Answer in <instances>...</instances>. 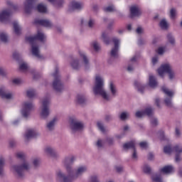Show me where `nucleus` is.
Instances as JSON below:
<instances>
[{
	"label": "nucleus",
	"mask_w": 182,
	"mask_h": 182,
	"mask_svg": "<svg viewBox=\"0 0 182 182\" xmlns=\"http://www.w3.org/2000/svg\"><path fill=\"white\" fill-rule=\"evenodd\" d=\"M76 158L73 156H67L63 160V165L65 167L67 173H65L60 170L57 171L56 176L59 180L63 182H73L87 171L86 166H80L73 171L70 165L73 164Z\"/></svg>",
	"instance_id": "f257e3e1"
},
{
	"label": "nucleus",
	"mask_w": 182,
	"mask_h": 182,
	"mask_svg": "<svg viewBox=\"0 0 182 182\" xmlns=\"http://www.w3.org/2000/svg\"><path fill=\"white\" fill-rule=\"evenodd\" d=\"M107 92L105 88V78L100 75H95V82L92 87V92L96 96H100L103 100L105 102H110L112 99L118 96L119 91L117 90V87L113 81H110L108 85Z\"/></svg>",
	"instance_id": "f03ea898"
},
{
	"label": "nucleus",
	"mask_w": 182,
	"mask_h": 182,
	"mask_svg": "<svg viewBox=\"0 0 182 182\" xmlns=\"http://www.w3.org/2000/svg\"><path fill=\"white\" fill-rule=\"evenodd\" d=\"M46 38V36L41 31H38L37 35L35 36H30L27 38V41L30 42L32 45V50L31 52L33 55V56H36V58H42V55H41V53L39 52V48L36 46V41H41V42H43L45 39Z\"/></svg>",
	"instance_id": "7ed1b4c3"
},
{
	"label": "nucleus",
	"mask_w": 182,
	"mask_h": 182,
	"mask_svg": "<svg viewBox=\"0 0 182 182\" xmlns=\"http://www.w3.org/2000/svg\"><path fill=\"white\" fill-rule=\"evenodd\" d=\"M36 0H26L23 2V8L26 14H31L33 9H36L41 14H46L48 12V7L43 4H39L35 7Z\"/></svg>",
	"instance_id": "20e7f679"
},
{
	"label": "nucleus",
	"mask_w": 182,
	"mask_h": 182,
	"mask_svg": "<svg viewBox=\"0 0 182 182\" xmlns=\"http://www.w3.org/2000/svg\"><path fill=\"white\" fill-rule=\"evenodd\" d=\"M80 59L79 58H73L70 61V65L72 66L73 69H79L81 66L82 60L83 62V65L85 68V69L89 68V59L87 58V56L86 55V53L85 52L80 50L78 52Z\"/></svg>",
	"instance_id": "39448f33"
},
{
	"label": "nucleus",
	"mask_w": 182,
	"mask_h": 182,
	"mask_svg": "<svg viewBox=\"0 0 182 182\" xmlns=\"http://www.w3.org/2000/svg\"><path fill=\"white\" fill-rule=\"evenodd\" d=\"M31 168V164L26 159H24L21 165H14L11 167V171L16 174V176L21 178L24 176L25 170H29Z\"/></svg>",
	"instance_id": "423d86ee"
},
{
	"label": "nucleus",
	"mask_w": 182,
	"mask_h": 182,
	"mask_svg": "<svg viewBox=\"0 0 182 182\" xmlns=\"http://www.w3.org/2000/svg\"><path fill=\"white\" fill-rule=\"evenodd\" d=\"M158 73L159 76L163 77L166 73H168V79L170 80H173V79H176V73L173 70L171 65L169 63H166L162 65L158 69Z\"/></svg>",
	"instance_id": "0eeeda50"
},
{
	"label": "nucleus",
	"mask_w": 182,
	"mask_h": 182,
	"mask_svg": "<svg viewBox=\"0 0 182 182\" xmlns=\"http://www.w3.org/2000/svg\"><path fill=\"white\" fill-rule=\"evenodd\" d=\"M50 103V98L49 97L43 98L42 101V107L40 108V116L42 119H46V117L50 114V109H49Z\"/></svg>",
	"instance_id": "6e6552de"
},
{
	"label": "nucleus",
	"mask_w": 182,
	"mask_h": 182,
	"mask_svg": "<svg viewBox=\"0 0 182 182\" xmlns=\"http://www.w3.org/2000/svg\"><path fill=\"white\" fill-rule=\"evenodd\" d=\"M164 151L166 154H171V152L174 151L176 154V161H180V154L182 153V146L176 145L173 148H171V146H166L164 148Z\"/></svg>",
	"instance_id": "1a4fd4ad"
},
{
	"label": "nucleus",
	"mask_w": 182,
	"mask_h": 182,
	"mask_svg": "<svg viewBox=\"0 0 182 182\" xmlns=\"http://www.w3.org/2000/svg\"><path fill=\"white\" fill-rule=\"evenodd\" d=\"M53 76L54 77V81L53 82V87L54 90H55V92L59 93L62 92V90H63V85L60 82V78L59 76V70H58V68L55 69V71L53 74Z\"/></svg>",
	"instance_id": "9d476101"
},
{
	"label": "nucleus",
	"mask_w": 182,
	"mask_h": 182,
	"mask_svg": "<svg viewBox=\"0 0 182 182\" xmlns=\"http://www.w3.org/2000/svg\"><path fill=\"white\" fill-rule=\"evenodd\" d=\"M35 109V105L32 102L26 101L23 103L21 114L23 117H28L31 115L32 110Z\"/></svg>",
	"instance_id": "9b49d317"
},
{
	"label": "nucleus",
	"mask_w": 182,
	"mask_h": 182,
	"mask_svg": "<svg viewBox=\"0 0 182 182\" xmlns=\"http://www.w3.org/2000/svg\"><path fill=\"white\" fill-rule=\"evenodd\" d=\"M162 92L168 96V97L165 98L164 102L168 107H171L173 106V96H174V91L168 90L166 87H162Z\"/></svg>",
	"instance_id": "f8f14e48"
},
{
	"label": "nucleus",
	"mask_w": 182,
	"mask_h": 182,
	"mask_svg": "<svg viewBox=\"0 0 182 182\" xmlns=\"http://www.w3.org/2000/svg\"><path fill=\"white\" fill-rule=\"evenodd\" d=\"M70 127L73 133L79 132L83 129V123L76 119H71Z\"/></svg>",
	"instance_id": "ddd939ff"
},
{
	"label": "nucleus",
	"mask_w": 182,
	"mask_h": 182,
	"mask_svg": "<svg viewBox=\"0 0 182 182\" xmlns=\"http://www.w3.org/2000/svg\"><path fill=\"white\" fill-rule=\"evenodd\" d=\"M11 14H12V12L8 9L0 11V22H2L3 23L8 22Z\"/></svg>",
	"instance_id": "4468645a"
},
{
	"label": "nucleus",
	"mask_w": 182,
	"mask_h": 182,
	"mask_svg": "<svg viewBox=\"0 0 182 182\" xmlns=\"http://www.w3.org/2000/svg\"><path fill=\"white\" fill-rule=\"evenodd\" d=\"M114 139H113L112 137H107L105 141L101 139H98L96 143V146L97 147H98V149H100L103 147V146H105V144H107L108 146H112V144H114Z\"/></svg>",
	"instance_id": "2eb2a0df"
},
{
	"label": "nucleus",
	"mask_w": 182,
	"mask_h": 182,
	"mask_svg": "<svg viewBox=\"0 0 182 182\" xmlns=\"http://www.w3.org/2000/svg\"><path fill=\"white\" fill-rule=\"evenodd\" d=\"M35 25H41V26H45V28H52L53 24L48 19H39L36 18L34 20Z\"/></svg>",
	"instance_id": "dca6fc26"
},
{
	"label": "nucleus",
	"mask_w": 182,
	"mask_h": 182,
	"mask_svg": "<svg viewBox=\"0 0 182 182\" xmlns=\"http://www.w3.org/2000/svg\"><path fill=\"white\" fill-rule=\"evenodd\" d=\"M114 47L111 50V56L112 58H117L119 55V45H120V40L117 38L113 39Z\"/></svg>",
	"instance_id": "f3484780"
},
{
	"label": "nucleus",
	"mask_w": 182,
	"mask_h": 182,
	"mask_svg": "<svg viewBox=\"0 0 182 182\" xmlns=\"http://www.w3.org/2000/svg\"><path fill=\"white\" fill-rule=\"evenodd\" d=\"M37 136H39V132L36 131V129H29L26 130L24 134V139L29 140V139H32V137H36Z\"/></svg>",
	"instance_id": "a211bd4d"
},
{
	"label": "nucleus",
	"mask_w": 182,
	"mask_h": 182,
	"mask_svg": "<svg viewBox=\"0 0 182 182\" xmlns=\"http://www.w3.org/2000/svg\"><path fill=\"white\" fill-rule=\"evenodd\" d=\"M147 116H153V109L151 107L146 108L144 111H138L136 112L135 116L136 117H143L144 115Z\"/></svg>",
	"instance_id": "6ab92c4d"
},
{
	"label": "nucleus",
	"mask_w": 182,
	"mask_h": 182,
	"mask_svg": "<svg viewBox=\"0 0 182 182\" xmlns=\"http://www.w3.org/2000/svg\"><path fill=\"white\" fill-rule=\"evenodd\" d=\"M13 96L12 93L9 92L5 87H0V97H2V99H12Z\"/></svg>",
	"instance_id": "aec40b11"
},
{
	"label": "nucleus",
	"mask_w": 182,
	"mask_h": 182,
	"mask_svg": "<svg viewBox=\"0 0 182 182\" xmlns=\"http://www.w3.org/2000/svg\"><path fill=\"white\" fill-rule=\"evenodd\" d=\"M45 154L47 156H50L51 157H56L58 156V152L56 149L53 148L52 146H46L43 149Z\"/></svg>",
	"instance_id": "412c9836"
},
{
	"label": "nucleus",
	"mask_w": 182,
	"mask_h": 182,
	"mask_svg": "<svg viewBox=\"0 0 182 182\" xmlns=\"http://www.w3.org/2000/svg\"><path fill=\"white\" fill-rule=\"evenodd\" d=\"M130 15L131 18H134V16H140V15H141V10L140 9V7L137 6H131Z\"/></svg>",
	"instance_id": "4be33fe9"
},
{
	"label": "nucleus",
	"mask_w": 182,
	"mask_h": 182,
	"mask_svg": "<svg viewBox=\"0 0 182 182\" xmlns=\"http://www.w3.org/2000/svg\"><path fill=\"white\" fill-rule=\"evenodd\" d=\"M134 146L136 144L134 141L128 142L123 145L124 150H128V149H134V153L132 154V159H137V153L136 152V149H134Z\"/></svg>",
	"instance_id": "5701e85b"
},
{
	"label": "nucleus",
	"mask_w": 182,
	"mask_h": 182,
	"mask_svg": "<svg viewBox=\"0 0 182 182\" xmlns=\"http://www.w3.org/2000/svg\"><path fill=\"white\" fill-rule=\"evenodd\" d=\"M83 4L77 1H72L69 6V11H74V9H82Z\"/></svg>",
	"instance_id": "b1692460"
},
{
	"label": "nucleus",
	"mask_w": 182,
	"mask_h": 182,
	"mask_svg": "<svg viewBox=\"0 0 182 182\" xmlns=\"http://www.w3.org/2000/svg\"><path fill=\"white\" fill-rule=\"evenodd\" d=\"M174 167L173 166H166L161 168L160 172L163 174H171L173 173Z\"/></svg>",
	"instance_id": "393cba45"
},
{
	"label": "nucleus",
	"mask_w": 182,
	"mask_h": 182,
	"mask_svg": "<svg viewBox=\"0 0 182 182\" xmlns=\"http://www.w3.org/2000/svg\"><path fill=\"white\" fill-rule=\"evenodd\" d=\"M58 122V118H53L47 124V129L48 130L52 131L53 129H55V126H56V123Z\"/></svg>",
	"instance_id": "a878e982"
},
{
	"label": "nucleus",
	"mask_w": 182,
	"mask_h": 182,
	"mask_svg": "<svg viewBox=\"0 0 182 182\" xmlns=\"http://www.w3.org/2000/svg\"><path fill=\"white\" fill-rule=\"evenodd\" d=\"M13 26L14 29V33H16V35H21V33H22V27H21L18 22L14 21L13 23Z\"/></svg>",
	"instance_id": "bb28decb"
},
{
	"label": "nucleus",
	"mask_w": 182,
	"mask_h": 182,
	"mask_svg": "<svg viewBox=\"0 0 182 182\" xmlns=\"http://www.w3.org/2000/svg\"><path fill=\"white\" fill-rule=\"evenodd\" d=\"M149 85L150 87H156L157 86V80L153 75H149Z\"/></svg>",
	"instance_id": "cd10ccee"
},
{
	"label": "nucleus",
	"mask_w": 182,
	"mask_h": 182,
	"mask_svg": "<svg viewBox=\"0 0 182 182\" xmlns=\"http://www.w3.org/2000/svg\"><path fill=\"white\" fill-rule=\"evenodd\" d=\"M48 2L54 5L55 8H62L63 6V1L47 0Z\"/></svg>",
	"instance_id": "c85d7f7f"
},
{
	"label": "nucleus",
	"mask_w": 182,
	"mask_h": 182,
	"mask_svg": "<svg viewBox=\"0 0 182 182\" xmlns=\"http://www.w3.org/2000/svg\"><path fill=\"white\" fill-rule=\"evenodd\" d=\"M76 100L80 105H83L86 102V97L83 95H77Z\"/></svg>",
	"instance_id": "c756f323"
},
{
	"label": "nucleus",
	"mask_w": 182,
	"mask_h": 182,
	"mask_svg": "<svg viewBox=\"0 0 182 182\" xmlns=\"http://www.w3.org/2000/svg\"><path fill=\"white\" fill-rule=\"evenodd\" d=\"M134 86L137 89L138 92H140L141 93H143L144 90V86L141 85V83L139 81H135Z\"/></svg>",
	"instance_id": "7c9ffc66"
},
{
	"label": "nucleus",
	"mask_w": 182,
	"mask_h": 182,
	"mask_svg": "<svg viewBox=\"0 0 182 182\" xmlns=\"http://www.w3.org/2000/svg\"><path fill=\"white\" fill-rule=\"evenodd\" d=\"M0 41L4 43H6L9 41V38L8 37V34L6 33H0Z\"/></svg>",
	"instance_id": "2f4dec72"
},
{
	"label": "nucleus",
	"mask_w": 182,
	"mask_h": 182,
	"mask_svg": "<svg viewBox=\"0 0 182 182\" xmlns=\"http://www.w3.org/2000/svg\"><path fill=\"white\" fill-rule=\"evenodd\" d=\"M159 26L161 29H167L168 28V23H167L166 19H162L159 23Z\"/></svg>",
	"instance_id": "473e14b6"
},
{
	"label": "nucleus",
	"mask_w": 182,
	"mask_h": 182,
	"mask_svg": "<svg viewBox=\"0 0 182 182\" xmlns=\"http://www.w3.org/2000/svg\"><path fill=\"white\" fill-rule=\"evenodd\" d=\"M107 36H109V32L104 31L102 34V39L107 45L109 43V38H107Z\"/></svg>",
	"instance_id": "72a5a7b5"
},
{
	"label": "nucleus",
	"mask_w": 182,
	"mask_h": 182,
	"mask_svg": "<svg viewBox=\"0 0 182 182\" xmlns=\"http://www.w3.org/2000/svg\"><path fill=\"white\" fill-rule=\"evenodd\" d=\"M4 166H5V159L0 158V176L4 174Z\"/></svg>",
	"instance_id": "f704fd0d"
},
{
	"label": "nucleus",
	"mask_w": 182,
	"mask_h": 182,
	"mask_svg": "<svg viewBox=\"0 0 182 182\" xmlns=\"http://www.w3.org/2000/svg\"><path fill=\"white\" fill-rule=\"evenodd\" d=\"M28 69L29 67L26 63H23L20 65V70H21V72H28Z\"/></svg>",
	"instance_id": "c9c22d12"
},
{
	"label": "nucleus",
	"mask_w": 182,
	"mask_h": 182,
	"mask_svg": "<svg viewBox=\"0 0 182 182\" xmlns=\"http://www.w3.org/2000/svg\"><path fill=\"white\" fill-rule=\"evenodd\" d=\"M177 16V11L175 9H171L170 10V18L171 19H176Z\"/></svg>",
	"instance_id": "e433bc0d"
},
{
	"label": "nucleus",
	"mask_w": 182,
	"mask_h": 182,
	"mask_svg": "<svg viewBox=\"0 0 182 182\" xmlns=\"http://www.w3.org/2000/svg\"><path fill=\"white\" fill-rule=\"evenodd\" d=\"M152 180L153 181L155 182H161V175H159V174H154L152 176Z\"/></svg>",
	"instance_id": "4c0bfd02"
},
{
	"label": "nucleus",
	"mask_w": 182,
	"mask_h": 182,
	"mask_svg": "<svg viewBox=\"0 0 182 182\" xmlns=\"http://www.w3.org/2000/svg\"><path fill=\"white\" fill-rule=\"evenodd\" d=\"M129 116H130V114H129V112H124L121 113L119 117H120L121 120H126V119H129Z\"/></svg>",
	"instance_id": "58836bf2"
},
{
	"label": "nucleus",
	"mask_w": 182,
	"mask_h": 182,
	"mask_svg": "<svg viewBox=\"0 0 182 182\" xmlns=\"http://www.w3.org/2000/svg\"><path fill=\"white\" fill-rule=\"evenodd\" d=\"M142 170L144 173H149L151 172V168L148 164H144L143 166Z\"/></svg>",
	"instance_id": "ea45409f"
},
{
	"label": "nucleus",
	"mask_w": 182,
	"mask_h": 182,
	"mask_svg": "<svg viewBox=\"0 0 182 182\" xmlns=\"http://www.w3.org/2000/svg\"><path fill=\"white\" fill-rule=\"evenodd\" d=\"M92 46L94 50H96V52H97V50L100 49V46L99 45V43H97V41H93L92 43Z\"/></svg>",
	"instance_id": "a19ab883"
},
{
	"label": "nucleus",
	"mask_w": 182,
	"mask_h": 182,
	"mask_svg": "<svg viewBox=\"0 0 182 182\" xmlns=\"http://www.w3.org/2000/svg\"><path fill=\"white\" fill-rule=\"evenodd\" d=\"M36 95V92H35V90H28L26 92V95L28 97H33Z\"/></svg>",
	"instance_id": "79ce46f5"
},
{
	"label": "nucleus",
	"mask_w": 182,
	"mask_h": 182,
	"mask_svg": "<svg viewBox=\"0 0 182 182\" xmlns=\"http://www.w3.org/2000/svg\"><path fill=\"white\" fill-rule=\"evenodd\" d=\"M97 127L99 130H100V132H102V133H105V132H106V128H105V126L102 122H97Z\"/></svg>",
	"instance_id": "37998d69"
},
{
	"label": "nucleus",
	"mask_w": 182,
	"mask_h": 182,
	"mask_svg": "<svg viewBox=\"0 0 182 182\" xmlns=\"http://www.w3.org/2000/svg\"><path fill=\"white\" fill-rule=\"evenodd\" d=\"M167 38L168 42H170L171 45H174V43H176V41L174 40V37H173V35L168 34Z\"/></svg>",
	"instance_id": "c03bdc74"
},
{
	"label": "nucleus",
	"mask_w": 182,
	"mask_h": 182,
	"mask_svg": "<svg viewBox=\"0 0 182 182\" xmlns=\"http://www.w3.org/2000/svg\"><path fill=\"white\" fill-rule=\"evenodd\" d=\"M90 182H100L99 176L97 175H93L90 178Z\"/></svg>",
	"instance_id": "a18cd8bd"
},
{
	"label": "nucleus",
	"mask_w": 182,
	"mask_h": 182,
	"mask_svg": "<svg viewBox=\"0 0 182 182\" xmlns=\"http://www.w3.org/2000/svg\"><path fill=\"white\" fill-rule=\"evenodd\" d=\"M104 10L105 11V12H113L116 9H114V6H110L105 8Z\"/></svg>",
	"instance_id": "49530a36"
},
{
	"label": "nucleus",
	"mask_w": 182,
	"mask_h": 182,
	"mask_svg": "<svg viewBox=\"0 0 182 182\" xmlns=\"http://www.w3.org/2000/svg\"><path fill=\"white\" fill-rule=\"evenodd\" d=\"M151 124L153 126H157V124H159V121L156 119V117H152L151 118Z\"/></svg>",
	"instance_id": "de8ad7c7"
},
{
	"label": "nucleus",
	"mask_w": 182,
	"mask_h": 182,
	"mask_svg": "<svg viewBox=\"0 0 182 182\" xmlns=\"http://www.w3.org/2000/svg\"><path fill=\"white\" fill-rule=\"evenodd\" d=\"M33 164L34 167H38L41 164V161L38 159H33Z\"/></svg>",
	"instance_id": "09e8293b"
},
{
	"label": "nucleus",
	"mask_w": 182,
	"mask_h": 182,
	"mask_svg": "<svg viewBox=\"0 0 182 182\" xmlns=\"http://www.w3.org/2000/svg\"><path fill=\"white\" fill-rule=\"evenodd\" d=\"M164 52H166V48H164V47H159L158 48L157 53L159 55H163Z\"/></svg>",
	"instance_id": "8fccbe9b"
},
{
	"label": "nucleus",
	"mask_w": 182,
	"mask_h": 182,
	"mask_svg": "<svg viewBox=\"0 0 182 182\" xmlns=\"http://www.w3.org/2000/svg\"><path fill=\"white\" fill-rule=\"evenodd\" d=\"M87 25L89 28H93L95 26V21L92 18H90Z\"/></svg>",
	"instance_id": "3c124183"
},
{
	"label": "nucleus",
	"mask_w": 182,
	"mask_h": 182,
	"mask_svg": "<svg viewBox=\"0 0 182 182\" xmlns=\"http://www.w3.org/2000/svg\"><path fill=\"white\" fill-rule=\"evenodd\" d=\"M139 146L142 149H146L149 147V144L146 141H142L139 144Z\"/></svg>",
	"instance_id": "603ef678"
},
{
	"label": "nucleus",
	"mask_w": 182,
	"mask_h": 182,
	"mask_svg": "<svg viewBox=\"0 0 182 182\" xmlns=\"http://www.w3.org/2000/svg\"><path fill=\"white\" fill-rule=\"evenodd\" d=\"M6 70L2 67H0V75L1 76H6Z\"/></svg>",
	"instance_id": "864d4df0"
},
{
	"label": "nucleus",
	"mask_w": 182,
	"mask_h": 182,
	"mask_svg": "<svg viewBox=\"0 0 182 182\" xmlns=\"http://www.w3.org/2000/svg\"><path fill=\"white\" fill-rule=\"evenodd\" d=\"M18 159H22L23 160H25V154L22 152H18L16 154Z\"/></svg>",
	"instance_id": "5fc2aeb1"
},
{
	"label": "nucleus",
	"mask_w": 182,
	"mask_h": 182,
	"mask_svg": "<svg viewBox=\"0 0 182 182\" xmlns=\"http://www.w3.org/2000/svg\"><path fill=\"white\" fill-rule=\"evenodd\" d=\"M13 83L14 85H21V83H22V80L19 78H15L13 80Z\"/></svg>",
	"instance_id": "6e6d98bb"
},
{
	"label": "nucleus",
	"mask_w": 182,
	"mask_h": 182,
	"mask_svg": "<svg viewBox=\"0 0 182 182\" xmlns=\"http://www.w3.org/2000/svg\"><path fill=\"white\" fill-rule=\"evenodd\" d=\"M152 65H156L159 62V58L157 57L152 58Z\"/></svg>",
	"instance_id": "4d7b16f0"
},
{
	"label": "nucleus",
	"mask_w": 182,
	"mask_h": 182,
	"mask_svg": "<svg viewBox=\"0 0 182 182\" xmlns=\"http://www.w3.org/2000/svg\"><path fill=\"white\" fill-rule=\"evenodd\" d=\"M137 60V56H134L131 58L129 63H136Z\"/></svg>",
	"instance_id": "13d9d810"
},
{
	"label": "nucleus",
	"mask_w": 182,
	"mask_h": 182,
	"mask_svg": "<svg viewBox=\"0 0 182 182\" xmlns=\"http://www.w3.org/2000/svg\"><path fill=\"white\" fill-rule=\"evenodd\" d=\"M19 56H21V54H19L18 52H14L13 53V58H14V59H18Z\"/></svg>",
	"instance_id": "bf43d9fd"
},
{
	"label": "nucleus",
	"mask_w": 182,
	"mask_h": 182,
	"mask_svg": "<svg viewBox=\"0 0 182 182\" xmlns=\"http://www.w3.org/2000/svg\"><path fill=\"white\" fill-rule=\"evenodd\" d=\"M116 171H117V173H122V171H123V168L122 166H116Z\"/></svg>",
	"instance_id": "052dcab7"
},
{
	"label": "nucleus",
	"mask_w": 182,
	"mask_h": 182,
	"mask_svg": "<svg viewBox=\"0 0 182 182\" xmlns=\"http://www.w3.org/2000/svg\"><path fill=\"white\" fill-rule=\"evenodd\" d=\"M7 4L10 5V6H11V9H16V6L12 4V3L11 1H7Z\"/></svg>",
	"instance_id": "680f3d73"
},
{
	"label": "nucleus",
	"mask_w": 182,
	"mask_h": 182,
	"mask_svg": "<svg viewBox=\"0 0 182 182\" xmlns=\"http://www.w3.org/2000/svg\"><path fill=\"white\" fill-rule=\"evenodd\" d=\"M148 159L149 160H153V159H154V154H153V153H149L148 155Z\"/></svg>",
	"instance_id": "e2e57ef3"
},
{
	"label": "nucleus",
	"mask_w": 182,
	"mask_h": 182,
	"mask_svg": "<svg viewBox=\"0 0 182 182\" xmlns=\"http://www.w3.org/2000/svg\"><path fill=\"white\" fill-rule=\"evenodd\" d=\"M134 70V68H133V66H132V65H129L127 68L128 72H133Z\"/></svg>",
	"instance_id": "0e129e2a"
},
{
	"label": "nucleus",
	"mask_w": 182,
	"mask_h": 182,
	"mask_svg": "<svg viewBox=\"0 0 182 182\" xmlns=\"http://www.w3.org/2000/svg\"><path fill=\"white\" fill-rule=\"evenodd\" d=\"M136 33H143V28L141 27H138L136 28Z\"/></svg>",
	"instance_id": "69168bd1"
},
{
	"label": "nucleus",
	"mask_w": 182,
	"mask_h": 182,
	"mask_svg": "<svg viewBox=\"0 0 182 182\" xmlns=\"http://www.w3.org/2000/svg\"><path fill=\"white\" fill-rule=\"evenodd\" d=\"M15 144H16V143L14 141H11L9 142V145H10L11 147H14V146H15Z\"/></svg>",
	"instance_id": "338daca9"
},
{
	"label": "nucleus",
	"mask_w": 182,
	"mask_h": 182,
	"mask_svg": "<svg viewBox=\"0 0 182 182\" xmlns=\"http://www.w3.org/2000/svg\"><path fill=\"white\" fill-rule=\"evenodd\" d=\"M129 126L125 125L124 127V132H129Z\"/></svg>",
	"instance_id": "774afa93"
}]
</instances>
